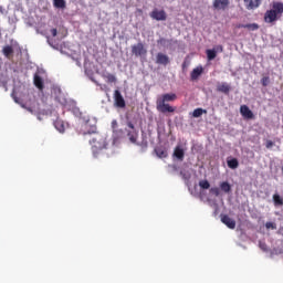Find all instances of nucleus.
I'll list each match as a JSON object with an SVG mask.
<instances>
[{"mask_svg": "<svg viewBox=\"0 0 283 283\" xmlns=\"http://www.w3.org/2000/svg\"><path fill=\"white\" fill-rule=\"evenodd\" d=\"M84 129L85 132H83V136H87V134L90 136H94L90 140V145L92 146V151L94 156H96V154H98L99 151H103V149L107 148V140H105V137L101 133H98L96 128V122L92 123L90 119H86L84 124Z\"/></svg>", "mask_w": 283, "mask_h": 283, "instance_id": "f257e3e1", "label": "nucleus"}, {"mask_svg": "<svg viewBox=\"0 0 283 283\" xmlns=\"http://www.w3.org/2000/svg\"><path fill=\"white\" fill-rule=\"evenodd\" d=\"M178 98L175 93H166L159 96L156 101V109L160 114H174L176 107L171 106L169 103H174Z\"/></svg>", "mask_w": 283, "mask_h": 283, "instance_id": "f03ea898", "label": "nucleus"}, {"mask_svg": "<svg viewBox=\"0 0 283 283\" xmlns=\"http://www.w3.org/2000/svg\"><path fill=\"white\" fill-rule=\"evenodd\" d=\"M283 14V3L282 2H273L272 9L268 10L264 13V22L265 23H275V21L282 19Z\"/></svg>", "mask_w": 283, "mask_h": 283, "instance_id": "7ed1b4c3", "label": "nucleus"}, {"mask_svg": "<svg viewBox=\"0 0 283 283\" xmlns=\"http://www.w3.org/2000/svg\"><path fill=\"white\" fill-rule=\"evenodd\" d=\"M132 54L137 59L147 56V49L145 48V44H143V42H138L137 44L132 45Z\"/></svg>", "mask_w": 283, "mask_h": 283, "instance_id": "20e7f679", "label": "nucleus"}, {"mask_svg": "<svg viewBox=\"0 0 283 283\" xmlns=\"http://www.w3.org/2000/svg\"><path fill=\"white\" fill-rule=\"evenodd\" d=\"M114 103L115 107H119L120 109L126 107L125 97H123V94H120V91L118 90L114 91Z\"/></svg>", "mask_w": 283, "mask_h": 283, "instance_id": "39448f33", "label": "nucleus"}, {"mask_svg": "<svg viewBox=\"0 0 283 283\" xmlns=\"http://www.w3.org/2000/svg\"><path fill=\"white\" fill-rule=\"evenodd\" d=\"M150 18L155 21H167V12H165V10L155 9L151 11Z\"/></svg>", "mask_w": 283, "mask_h": 283, "instance_id": "423d86ee", "label": "nucleus"}, {"mask_svg": "<svg viewBox=\"0 0 283 283\" xmlns=\"http://www.w3.org/2000/svg\"><path fill=\"white\" fill-rule=\"evenodd\" d=\"M240 114L243 116L247 120H253L255 118V115L253 114V111L249 108L247 105L240 106Z\"/></svg>", "mask_w": 283, "mask_h": 283, "instance_id": "0eeeda50", "label": "nucleus"}, {"mask_svg": "<svg viewBox=\"0 0 283 283\" xmlns=\"http://www.w3.org/2000/svg\"><path fill=\"white\" fill-rule=\"evenodd\" d=\"M127 127H129V129H132V130L127 132V136H128L130 143H136V140H138V133L136 132V127L134 126V123L128 122Z\"/></svg>", "mask_w": 283, "mask_h": 283, "instance_id": "6e6552de", "label": "nucleus"}, {"mask_svg": "<svg viewBox=\"0 0 283 283\" xmlns=\"http://www.w3.org/2000/svg\"><path fill=\"white\" fill-rule=\"evenodd\" d=\"M156 63H157V65L167 66V65H169V63H171V61L169 60V55H167L165 53H157Z\"/></svg>", "mask_w": 283, "mask_h": 283, "instance_id": "1a4fd4ad", "label": "nucleus"}, {"mask_svg": "<svg viewBox=\"0 0 283 283\" xmlns=\"http://www.w3.org/2000/svg\"><path fill=\"white\" fill-rule=\"evenodd\" d=\"M230 0H213L212 8L214 10H227L229 8Z\"/></svg>", "mask_w": 283, "mask_h": 283, "instance_id": "9d476101", "label": "nucleus"}, {"mask_svg": "<svg viewBox=\"0 0 283 283\" xmlns=\"http://www.w3.org/2000/svg\"><path fill=\"white\" fill-rule=\"evenodd\" d=\"M247 10H256V8H260L262 0H243Z\"/></svg>", "mask_w": 283, "mask_h": 283, "instance_id": "9b49d317", "label": "nucleus"}, {"mask_svg": "<svg viewBox=\"0 0 283 283\" xmlns=\"http://www.w3.org/2000/svg\"><path fill=\"white\" fill-rule=\"evenodd\" d=\"M221 222L228 227V229H235V221L229 217V214L221 216Z\"/></svg>", "mask_w": 283, "mask_h": 283, "instance_id": "f8f14e48", "label": "nucleus"}, {"mask_svg": "<svg viewBox=\"0 0 283 283\" xmlns=\"http://www.w3.org/2000/svg\"><path fill=\"white\" fill-rule=\"evenodd\" d=\"M202 72H205V69H202V66H197L196 69H193L190 73L191 81H198V78H200Z\"/></svg>", "mask_w": 283, "mask_h": 283, "instance_id": "ddd939ff", "label": "nucleus"}, {"mask_svg": "<svg viewBox=\"0 0 283 283\" xmlns=\"http://www.w3.org/2000/svg\"><path fill=\"white\" fill-rule=\"evenodd\" d=\"M217 92L221 94H229L231 92V85L227 82L220 83L217 85Z\"/></svg>", "mask_w": 283, "mask_h": 283, "instance_id": "4468645a", "label": "nucleus"}, {"mask_svg": "<svg viewBox=\"0 0 283 283\" xmlns=\"http://www.w3.org/2000/svg\"><path fill=\"white\" fill-rule=\"evenodd\" d=\"M174 156L177 160H185V149L180 146H177L174 150Z\"/></svg>", "mask_w": 283, "mask_h": 283, "instance_id": "2eb2a0df", "label": "nucleus"}, {"mask_svg": "<svg viewBox=\"0 0 283 283\" xmlns=\"http://www.w3.org/2000/svg\"><path fill=\"white\" fill-rule=\"evenodd\" d=\"M155 154L158 158H167V156H169V154L167 153V149L163 147H156Z\"/></svg>", "mask_w": 283, "mask_h": 283, "instance_id": "dca6fc26", "label": "nucleus"}, {"mask_svg": "<svg viewBox=\"0 0 283 283\" xmlns=\"http://www.w3.org/2000/svg\"><path fill=\"white\" fill-rule=\"evenodd\" d=\"M33 83L35 87H38V90H43V78L41 77V75L35 74L33 77Z\"/></svg>", "mask_w": 283, "mask_h": 283, "instance_id": "f3484780", "label": "nucleus"}, {"mask_svg": "<svg viewBox=\"0 0 283 283\" xmlns=\"http://www.w3.org/2000/svg\"><path fill=\"white\" fill-rule=\"evenodd\" d=\"M221 191H223V193H231V184L228 181H222L219 185Z\"/></svg>", "mask_w": 283, "mask_h": 283, "instance_id": "a211bd4d", "label": "nucleus"}, {"mask_svg": "<svg viewBox=\"0 0 283 283\" xmlns=\"http://www.w3.org/2000/svg\"><path fill=\"white\" fill-rule=\"evenodd\" d=\"M206 54H207L208 61H213V59H216L218 56V53H217L216 49H212V50L208 49L206 51Z\"/></svg>", "mask_w": 283, "mask_h": 283, "instance_id": "6ab92c4d", "label": "nucleus"}, {"mask_svg": "<svg viewBox=\"0 0 283 283\" xmlns=\"http://www.w3.org/2000/svg\"><path fill=\"white\" fill-rule=\"evenodd\" d=\"M2 52L7 59H10V55L14 54V49H12V46H10V45H7L3 48Z\"/></svg>", "mask_w": 283, "mask_h": 283, "instance_id": "aec40b11", "label": "nucleus"}, {"mask_svg": "<svg viewBox=\"0 0 283 283\" xmlns=\"http://www.w3.org/2000/svg\"><path fill=\"white\" fill-rule=\"evenodd\" d=\"M227 163H228V167L230 169H238V167L240 166V163L235 158H232V159L228 160Z\"/></svg>", "mask_w": 283, "mask_h": 283, "instance_id": "412c9836", "label": "nucleus"}, {"mask_svg": "<svg viewBox=\"0 0 283 283\" xmlns=\"http://www.w3.org/2000/svg\"><path fill=\"white\" fill-rule=\"evenodd\" d=\"M202 114H207V109L196 108V109L192 112L193 118H200V116H202Z\"/></svg>", "mask_w": 283, "mask_h": 283, "instance_id": "4be33fe9", "label": "nucleus"}, {"mask_svg": "<svg viewBox=\"0 0 283 283\" xmlns=\"http://www.w3.org/2000/svg\"><path fill=\"white\" fill-rule=\"evenodd\" d=\"M273 202H274L275 207L283 206V199L277 193L273 195Z\"/></svg>", "mask_w": 283, "mask_h": 283, "instance_id": "5701e85b", "label": "nucleus"}, {"mask_svg": "<svg viewBox=\"0 0 283 283\" xmlns=\"http://www.w3.org/2000/svg\"><path fill=\"white\" fill-rule=\"evenodd\" d=\"M54 8L65 9V0H53Z\"/></svg>", "mask_w": 283, "mask_h": 283, "instance_id": "b1692460", "label": "nucleus"}, {"mask_svg": "<svg viewBox=\"0 0 283 283\" xmlns=\"http://www.w3.org/2000/svg\"><path fill=\"white\" fill-rule=\"evenodd\" d=\"M245 30H250V32H255V30H260V24L258 23L245 24Z\"/></svg>", "mask_w": 283, "mask_h": 283, "instance_id": "393cba45", "label": "nucleus"}, {"mask_svg": "<svg viewBox=\"0 0 283 283\" xmlns=\"http://www.w3.org/2000/svg\"><path fill=\"white\" fill-rule=\"evenodd\" d=\"M104 78H106L107 83H116V75L114 74L107 73Z\"/></svg>", "mask_w": 283, "mask_h": 283, "instance_id": "a878e982", "label": "nucleus"}, {"mask_svg": "<svg viewBox=\"0 0 283 283\" xmlns=\"http://www.w3.org/2000/svg\"><path fill=\"white\" fill-rule=\"evenodd\" d=\"M199 187L201 189H209L211 187V184H209L208 180H201V181H199Z\"/></svg>", "mask_w": 283, "mask_h": 283, "instance_id": "bb28decb", "label": "nucleus"}, {"mask_svg": "<svg viewBox=\"0 0 283 283\" xmlns=\"http://www.w3.org/2000/svg\"><path fill=\"white\" fill-rule=\"evenodd\" d=\"M113 134H118V122L116 119L112 120Z\"/></svg>", "mask_w": 283, "mask_h": 283, "instance_id": "cd10ccee", "label": "nucleus"}, {"mask_svg": "<svg viewBox=\"0 0 283 283\" xmlns=\"http://www.w3.org/2000/svg\"><path fill=\"white\" fill-rule=\"evenodd\" d=\"M210 193L212 196H216V198H218L220 196V188H218V187L210 188Z\"/></svg>", "mask_w": 283, "mask_h": 283, "instance_id": "c85d7f7f", "label": "nucleus"}, {"mask_svg": "<svg viewBox=\"0 0 283 283\" xmlns=\"http://www.w3.org/2000/svg\"><path fill=\"white\" fill-rule=\"evenodd\" d=\"M269 83H271V78L269 76H264L261 78V84L263 87H268Z\"/></svg>", "mask_w": 283, "mask_h": 283, "instance_id": "c756f323", "label": "nucleus"}, {"mask_svg": "<svg viewBox=\"0 0 283 283\" xmlns=\"http://www.w3.org/2000/svg\"><path fill=\"white\" fill-rule=\"evenodd\" d=\"M265 229L275 230V229H277V226H275V223H273V222H266L265 223Z\"/></svg>", "mask_w": 283, "mask_h": 283, "instance_id": "7c9ffc66", "label": "nucleus"}, {"mask_svg": "<svg viewBox=\"0 0 283 283\" xmlns=\"http://www.w3.org/2000/svg\"><path fill=\"white\" fill-rule=\"evenodd\" d=\"M55 127L56 129H59V132H65V128L63 127V124L61 122H56Z\"/></svg>", "mask_w": 283, "mask_h": 283, "instance_id": "2f4dec72", "label": "nucleus"}, {"mask_svg": "<svg viewBox=\"0 0 283 283\" xmlns=\"http://www.w3.org/2000/svg\"><path fill=\"white\" fill-rule=\"evenodd\" d=\"M115 136H117V138H123V136H125V132H123V129H118L117 134H115Z\"/></svg>", "mask_w": 283, "mask_h": 283, "instance_id": "473e14b6", "label": "nucleus"}, {"mask_svg": "<svg viewBox=\"0 0 283 283\" xmlns=\"http://www.w3.org/2000/svg\"><path fill=\"white\" fill-rule=\"evenodd\" d=\"M273 145H275L272 140H268L266 143H265V147H266V149H271V147H273Z\"/></svg>", "mask_w": 283, "mask_h": 283, "instance_id": "72a5a7b5", "label": "nucleus"}, {"mask_svg": "<svg viewBox=\"0 0 283 283\" xmlns=\"http://www.w3.org/2000/svg\"><path fill=\"white\" fill-rule=\"evenodd\" d=\"M157 43H158L159 45H165V43H167V40H166L165 38H161V39H159V40L157 41Z\"/></svg>", "mask_w": 283, "mask_h": 283, "instance_id": "f704fd0d", "label": "nucleus"}, {"mask_svg": "<svg viewBox=\"0 0 283 283\" xmlns=\"http://www.w3.org/2000/svg\"><path fill=\"white\" fill-rule=\"evenodd\" d=\"M214 50H216L217 53L218 52H224V48L222 45H217Z\"/></svg>", "mask_w": 283, "mask_h": 283, "instance_id": "c9c22d12", "label": "nucleus"}, {"mask_svg": "<svg viewBox=\"0 0 283 283\" xmlns=\"http://www.w3.org/2000/svg\"><path fill=\"white\" fill-rule=\"evenodd\" d=\"M11 97L13 98L14 103H20L19 97H17V94L14 92L11 94Z\"/></svg>", "mask_w": 283, "mask_h": 283, "instance_id": "e433bc0d", "label": "nucleus"}, {"mask_svg": "<svg viewBox=\"0 0 283 283\" xmlns=\"http://www.w3.org/2000/svg\"><path fill=\"white\" fill-rule=\"evenodd\" d=\"M22 107H24V109H28V112H30L31 114H34L36 111L32 107H25V105H22Z\"/></svg>", "mask_w": 283, "mask_h": 283, "instance_id": "4c0bfd02", "label": "nucleus"}, {"mask_svg": "<svg viewBox=\"0 0 283 283\" xmlns=\"http://www.w3.org/2000/svg\"><path fill=\"white\" fill-rule=\"evenodd\" d=\"M52 36H56L59 34V31L56 29H51Z\"/></svg>", "mask_w": 283, "mask_h": 283, "instance_id": "58836bf2", "label": "nucleus"}, {"mask_svg": "<svg viewBox=\"0 0 283 283\" xmlns=\"http://www.w3.org/2000/svg\"><path fill=\"white\" fill-rule=\"evenodd\" d=\"M237 28L240 30V29H247V24H238Z\"/></svg>", "mask_w": 283, "mask_h": 283, "instance_id": "ea45409f", "label": "nucleus"}, {"mask_svg": "<svg viewBox=\"0 0 283 283\" xmlns=\"http://www.w3.org/2000/svg\"><path fill=\"white\" fill-rule=\"evenodd\" d=\"M265 247H266V244H264V243H263V244H262V243L260 244V248L263 249V250L265 249Z\"/></svg>", "mask_w": 283, "mask_h": 283, "instance_id": "a19ab883", "label": "nucleus"}, {"mask_svg": "<svg viewBox=\"0 0 283 283\" xmlns=\"http://www.w3.org/2000/svg\"><path fill=\"white\" fill-rule=\"evenodd\" d=\"M182 67L186 69V67H187V63H184V64H182Z\"/></svg>", "mask_w": 283, "mask_h": 283, "instance_id": "79ce46f5", "label": "nucleus"}]
</instances>
